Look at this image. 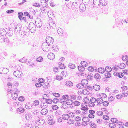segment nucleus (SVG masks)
Returning <instances> with one entry per match:
<instances>
[{"mask_svg": "<svg viewBox=\"0 0 128 128\" xmlns=\"http://www.w3.org/2000/svg\"><path fill=\"white\" fill-rule=\"evenodd\" d=\"M74 120H73L70 119L68 121V123L69 124H74Z\"/></svg>", "mask_w": 128, "mask_h": 128, "instance_id": "c03bdc74", "label": "nucleus"}, {"mask_svg": "<svg viewBox=\"0 0 128 128\" xmlns=\"http://www.w3.org/2000/svg\"><path fill=\"white\" fill-rule=\"evenodd\" d=\"M81 82L85 87L88 84V82L87 80L83 79L81 81Z\"/></svg>", "mask_w": 128, "mask_h": 128, "instance_id": "9b49d317", "label": "nucleus"}, {"mask_svg": "<svg viewBox=\"0 0 128 128\" xmlns=\"http://www.w3.org/2000/svg\"><path fill=\"white\" fill-rule=\"evenodd\" d=\"M36 60L38 62H41L43 60V58L41 56H40L36 58Z\"/></svg>", "mask_w": 128, "mask_h": 128, "instance_id": "58836bf2", "label": "nucleus"}, {"mask_svg": "<svg viewBox=\"0 0 128 128\" xmlns=\"http://www.w3.org/2000/svg\"><path fill=\"white\" fill-rule=\"evenodd\" d=\"M19 33L20 36L22 38L26 36H28V34H29L28 32H19Z\"/></svg>", "mask_w": 128, "mask_h": 128, "instance_id": "2eb2a0df", "label": "nucleus"}, {"mask_svg": "<svg viewBox=\"0 0 128 128\" xmlns=\"http://www.w3.org/2000/svg\"><path fill=\"white\" fill-rule=\"evenodd\" d=\"M39 122L38 124L40 126L44 124L45 122V121L44 119H40L39 120Z\"/></svg>", "mask_w": 128, "mask_h": 128, "instance_id": "c85d7f7f", "label": "nucleus"}, {"mask_svg": "<svg viewBox=\"0 0 128 128\" xmlns=\"http://www.w3.org/2000/svg\"><path fill=\"white\" fill-rule=\"evenodd\" d=\"M114 99V98L112 96L109 97L108 98V101L112 102L113 101Z\"/></svg>", "mask_w": 128, "mask_h": 128, "instance_id": "864d4df0", "label": "nucleus"}, {"mask_svg": "<svg viewBox=\"0 0 128 128\" xmlns=\"http://www.w3.org/2000/svg\"><path fill=\"white\" fill-rule=\"evenodd\" d=\"M34 15L35 16L38 17L39 16H40V12L39 10H34Z\"/></svg>", "mask_w": 128, "mask_h": 128, "instance_id": "6e6552de", "label": "nucleus"}, {"mask_svg": "<svg viewBox=\"0 0 128 128\" xmlns=\"http://www.w3.org/2000/svg\"><path fill=\"white\" fill-rule=\"evenodd\" d=\"M82 1H84V4L85 5H87L88 4L90 0H82Z\"/></svg>", "mask_w": 128, "mask_h": 128, "instance_id": "4d7b16f0", "label": "nucleus"}, {"mask_svg": "<svg viewBox=\"0 0 128 128\" xmlns=\"http://www.w3.org/2000/svg\"><path fill=\"white\" fill-rule=\"evenodd\" d=\"M78 69L80 71L83 72L84 70V68L83 66H79L78 67Z\"/></svg>", "mask_w": 128, "mask_h": 128, "instance_id": "cd10ccee", "label": "nucleus"}, {"mask_svg": "<svg viewBox=\"0 0 128 128\" xmlns=\"http://www.w3.org/2000/svg\"><path fill=\"white\" fill-rule=\"evenodd\" d=\"M75 120L76 121H80L81 120V118L78 116H76L74 118Z\"/></svg>", "mask_w": 128, "mask_h": 128, "instance_id": "79ce46f5", "label": "nucleus"}, {"mask_svg": "<svg viewBox=\"0 0 128 128\" xmlns=\"http://www.w3.org/2000/svg\"><path fill=\"white\" fill-rule=\"evenodd\" d=\"M109 126L111 128H114L116 126L115 124L112 122L110 123L109 124Z\"/></svg>", "mask_w": 128, "mask_h": 128, "instance_id": "ea45409f", "label": "nucleus"}, {"mask_svg": "<svg viewBox=\"0 0 128 128\" xmlns=\"http://www.w3.org/2000/svg\"><path fill=\"white\" fill-rule=\"evenodd\" d=\"M18 17H22L24 16V14L22 12H19L18 13Z\"/></svg>", "mask_w": 128, "mask_h": 128, "instance_id": "052dcab7", "label": "nucleus"}, {"mask_svg": "<svg viewBox=\"0 0 128 128\" xmlns=\"http://www.w3.org/2000/svg\"><path fill=\"white\" fill-rule=\"evenodd\" d=\"M52 108L54 110H56L58 108V107L56 105H54L52 106Z\"/></svg>", "mask_w": 128, "mask_h": 128, "instance_id": "4c0bfd02", "label": "nucleus"}, {"mask_svg": "<svg viewBox=\"0 0 128 128\" xmlns=\"http://www.w3.org/2000/svg\"><path fill=\"white\" fill-rule=\"evenodd\" d=\"M35 23L36 26H38L37 27H41L42 23L40 18H37L36 20Z\"/></svg>", "mask_w": 128, "mask_h": 128, "instance_id": "7ed1b4c3", "label": "nucleus"}, {"mask_svg": "<svg viewBox=\"0 0 128 128\" xmlns=\"http://www.w3.org/2000/svg\"><path fill=\"white\" fill-rule=\"evenodd\" d=\"M98 70L99 72L101 73H104L105 72L104 69L102 68H98Z\"/></svg>", "mask_w": 128, "mask_h": 128, "instance_id": "c756f323", "label": "nucleus"}, {"mask_svg": "<svg viewBox=\"0 0 128 128\" xmlns=\"http://www.w3.org/2000/svg\"><path fill=\"white\" fill-rule=\"evenodd\" d=\"M26 118L27 120H29L32 118V117L30 114L28 113L26 114Z\"/></svg>", "mask_w": 128, "mask_h": 128, "instance_id": "6ab92c4d", "label": "nucleus"}, {"mask_svg": "<svg viewBox=\"0 0 128 128\" xmlns=\"http://www.w3.org/2000/svg\"><path fill=\"white\" fill-rule=\"evenodd\" d=\"M34 105L35 106H37L38 105L39 103V101L37 100H36L34 102Z\"/></svg>", "mask_w": 128, "mask_h": 128, "instance_id": "3c124183", "label": "nucleus"}, {"mask_svg": "<svg viewBox=\"0 0 128 128\" xmlns=\"http://www.w3.org/2000/svg\"><path fill=\"white\" fill-rule=\"evenodd\" d=\"M66 102L68 105H70L73 103V101L71 100H66Z\"/></svg>", "mask_w": 128, "mask_h": 128, "instance_id": "bb28decb", "label": "nucleus"}, {"mask_svg": "<svg viewBox=\"0 0 128 128\" xmlns=\"http://www.w3.org/2000/svg\"><path fill=\"white\" fill-rule=\"evenodd\" d=\"M125 66L126 65L124 63H121L120 64L119 68L121 69H123Z\"/></svg>", "mask_w": 128, "mask_h": 128, "instance_id": "c9c22d12", "label": "nucleus"}, {"mask_svg": "<svg viewBox=\"0 0 128 128\" xmlns=\"http://www.w3.org/2000/svg\"><path fill=\"white\" fill-rule=\"evenodd\" d=\"M103 104L104 106H108V102L107 101H105L103 102Z\"/></svg>", "mask_w": 128, "mask_h": 128, "instance_id": "603ef678", "label": "nucleus"}, {"mask_svg": "<svg viewBox=\"0 0 128 128\" xmlns=\"http://www.w3.org/2000/svg\"><path fill=\"white\" fill-rule=\"evenodd\" d=\"M17 93L15 92H14L12 94V97H15L16 98H17L18 97Z\"/></svg>", "mask_w": 128, "mask_h": 128, "instance_id": "37998d69", "label": "nucleus"}, {"mask_svg": "<svg viewBox=\"0 0 128 128\" xmlns=\"http://www.w3.org/2000/svg\"><path fill=\"white\" fill-rule=\"evenodd\" d=\"M21 26H20V25H18L16 26L14 32H16V30H17V31L18 32V31H20L21 29Z\"/></svg>", "mask_w": 128, "mask_h": 128, "instance_id": "5701e85b", "label": "nucleus"}, {"mask_svg": "<svg viewBox=\"0 0 128 128\" xmlns=\"http://www.w3.org/2000/svg\"><path fill=\"white\" fill-rule=\"evenodd\" d=\"M103 118L104 120H107L109 119V117L108 116L105 115L103 116Z\"/></svg>", "mask_w": 128, "mask_h": 128, "instance_id": "0e129e2a", "label": "nucleus"}, {"mask_svg": "<svg viewBox=\"0 0 128 128\" xmlns=\"http://www.w3.org/2000/svg\"><path fill=\"white\" fill-rule=\"evenodd\" d=\"M24 98L22 96H20L18 98V100L20 101H23L24 100Z\"/></svg>", "mask_w": 128, "mask_h": 128, "instance_id": "6e6d98bb", "label": "nucleus"}, {"mask_svg": "<svg viewBox=\"0 0 128 128\" xmlns=\"http://www.w3.org/2000/svg\"><path fill=\"white\" fill-rule=\"evenodd\" d=\"M46 103L49 104H51L52 102V99L50 98L46 99Z\"/></svg>", "mask_w": 128, "mask_h": 128, "instance_id": "72a5a7b5", "label": "nucleus"}, {"mask_svg": "<svg viewBox=\"0 0 128 128\" xmlns=\"http://www.w3.org/2000/svg\"><path fill=\"white\" fill-rule=\"evenodd\" d=\"M8 72V70L7 68H0V73L2 74H5Z\"/></svg>", "mask_w": 128, "mask_h": 128, "instance_id": "20e7f679", "label": "nucleus"}, {"mask_svg": "<svg viewBox=\"0 0 128 128\" xmlns=\"http://www.w3.org/2000/svg\"><path fill=\"white\" fill-rule=\"evenodd\" d=\"M93 78V77L91 75L88 74L87 76V79L89 80H92Z\"/></svg>", "mask_w": 128, "mask_h": 128, "instance_id": "a18cd8bd", "label": "nucleus"}, {"mask_svg": "<svg viewBox=\"0 0 128 128\" xmlns=\"http://www.w3.org/2000/svg\"><path fill=\"white\" fill-rule=\"evenodd\" d=\"M65 83L66 85L67 86H71L73 85V83L70 81H67Z\"/></svg>", "mask_w": 128, "mask_h": 128, "instance_id": "a878e982", "label": "nucleus"}, {"mask_svg": "<svg viewBox=\"0 0 128 128\" xmlns=\"http://www.w3.org/2000/svg\"><path fill=\"white\" fill-rule=\"evenodd\" d=\"M81 109L83 111H87L88 109V108L87 107H86L84 106H82Z\"/></svg>", "mask_w": 128, "mask_h": 128, "instance_id": "49530a36", "label": "nucleus"}, {"mask_svg": "<svg viewBox=\"0 0 128 128\" xmlns=\"http://www.w3.org/2000/svg\"><path fill=\"white\" fill-rule=\"evenodd\" d=\"M97 2V1H94L93 0V6L94 7H96L98 8L99 6H100V4H98Z\"/></svg>", "mask_w": 128, "mask_h": 128, "instance_id": "ddd939ff", "label": "nucleus"}, {"mask_svg": "<svg viewBox=\"0 0 128 128\" xmlns=\"http://www.w3.org/2000/svg\"><path fill=\"white\" fill-rule=\"evenodd\" d=\"M78 7V4L76 2H74L72 3L71 7L72 10L74 9L75 8H77Z\"/></svg>", "mask_w": 128, "mask_h": 128, "instance_id": "1a4fd4ad", "label": "nucleus"}, {"mask_svg": "<svg viewBox=\"0 0 128 128\" xmlns=\"http://www.w3.org/2000/svg\"><path fill=\"white\" fill-rule=\"evenodd\" d=\"M68 66L69 68L72 69H74L76 68L75 64L72 63L69 64L68 65Z\"/></svg>", "mask_w": 128, "mask_h": 128, "instance_id": "412c9836", "label": "nucleus"}, {"mask_svg": "<svg viewBox=\"0 0 128 128\" xmlns=\"http://www.w3.org/2000/svg\"><path fill=\"white\" fill-rule=\"evenodd\" d=\"M93 88L96 91L100 89V86L99 85L95 84Z\"/></svg>", "mask_w": 128, "mask_h": 128, "instance_id": "dca6fc26", "label": "nucleus"}, {"mask_svg": "<svg viewBox=\"0 0 128 128\" xmlns=\"http://www.w3.org/2000/svg\"><path fill=\"white\" fill-rule=\"evenodd\" d=\"M59 101V100L56 98H54L52 100V102L54 104H56Z\"/></svg>", "mask_w": 128, "mask_h": 128, "instance_id": "e433bc0d", "label": "nucleus"}, {"mask_svg": "<svg viewBox=\"0 0 128 128\" xmlns=\"http://www.w3.org/2000/svg\"><path fill=\"white\" fill-rule=\"evenodd\" d=\"M86 5L84 4H80L79 8L81 10V12H83L86 9Z\"/></svg>", "mask_w": 128, "mask_h": 128, "instance_id": "423d86ee", "label": "nucleus"}, {"mask_svg": "<svg viewBox=\"0 0 128 128\" xmlns=\"http://www.w3.org/2000/svg\"><path fill=\"white\" fill-rule=\"evenodd\" d=\"M74 105L78 106L80 104V103L78 101H75L74 102Z\"/></svg>", "mask_w": 128, "mask_h": 128, "instance_id": "5fc2aeb1", "label": "nucleus"}, {"mask_svg": "<svg viewBox=\"0 0 128 128\" xmlns=\"http://www.w3.org/2000/svg\"><path fill=\"white\" fill-rule=\"evenodd\" d=\"M123 76H124V74L120 72V73H118V77L119 78H121L122 77H123Z\"/></svg>", "mask_w": 128, "mask_h": 128, "instance_id": "bf43d9fd", "label": "nucleus"}, {"mask_svg": "<svg viewBox=\"0 0 128 128\" xmlns=\"http://www.w3.org/2000/svg\"><path fill=\"white\" fill-rule=\"evenodd\" d=\"M14 75L16 77L20 78L22 75V73L21 71L18 70L14 71L13 72Z\"/></svg>", "mask_w": 128, "mask_h": 128, "instance_id": "f03ea898", "label": "nucleus"}, {"mask_svg": "<svg viewBox=\"0 0 128 128\" xmlns=\"http://www.w3.org/2000/svg\"><path fill=\"white\" fill-rule=\"evenodd\" d=\"M55 121L54 119H49L48 120V124L50 125H52L54 124V123Z\"/></svg>", "mask_w": 128, "mask_h": 128, "instance_id": "4be33fe9", "label": "nucleus"}, {"mask_svg": "<svg viewBox=\"0 0 128 128\" xmlns=\"http://www.w3.org/2000/svg\"><path fill=\"white\" fill-rule=\"evenodd\" d=\"M70 117L67 114H64L62 116V118L64 120H68L69 118Z\"/></svg>", "mask_w": 128, "mask_h": 128, "instance_id": "f8f14e48", "label": "nucleus"}, {"mask_svg": "<svg viewBox=\"0 0 128 128\" xmlns=\"http://www.w3.org/2000/svg\"><path fill=\"white\" fill-rule=\"evenodd\" d=\"M58 64L59 66V67L60 69H64L66 67V66L64 65V64L61 63L60 62H59L58 63Z\"/></svg>", "mask_w": 128, "mask_h": 128, "instance_id": "aec40b11", "label": "nucleus"}, {"mask_svg": "<svg viewBox=\"0 0 128 128\" xmlns=\"http://www.w3.org/2000/svg\"><path fill=\"white\" fill-rule=\"evenodd\" d=\"M96 114L98 116H102L103 114V112L100 111H97Z\"/></svg>", "mask_w": 128, "mask_h": 128, "instance_id": "8fccbe9b", "label": "nucleus"}, {"mask_svg": "<svg viewBox=\"0 0 128 128\" xmlns=\"http://www.w3.org/2000/svg\"><path fill=\"white\" fill-rule=\"evenodd\" d=\"M50 5L51 6L53 7L55 6L56 5V4L53 2H50Z\"/></svg>", "mask_w": 128, "mask_h": 128, "instance_id": "69168bd1", "label": "nucleus"}, {"mask_svg": "<svg viewBox=\"0 0 128 128\" xmlns=\"http://www.w3.org/2000/svg\"><path fill=\"white\" fill-rule=\"evenodd\" d=\"M17 111L19 114H20L24 112V109L23 108H19L17 109Z\"/></svg>", "mask_w": 128, "mask_h": 128, "instance_id": "f3484780", "label": "nucleus"}, {"mask_svg": "<svg viewBox=\"0 0 128 128\" xmlns=\"http://www.w3.org/2000/svg\"><path fill=\"white\" fill-rule=\"evenodd\" d=\"M122 60L124 61H125L126 60H128V56L127 55H126L122 57Z\"/></svg>", "mask_w": 128, "mask_h": 128, "instance_id": "13d9d810", "label": "nucleus"}, {"mask_svg": "<svg viewBox=\"0 0 128 128\" xmlns=\"http://www.w3.org/2000/svg\"><path fill=\"white\" fill-rule=\"evenodd\" d=\"M97 102L98 103L97 105H98V104L103 103V100L101 98H98L97 99Z\"/></svg>", "mask_w": 128, "mask_h": 128, "instance_id": "4468645a", "label": "nucleus"}, {"mask_svg": "<svg viewBox=\"0 0 128 128\" xmlns=\"http://www.w3.org/2000/svg\"><path fill=\"white\" fill-rule=\"evenodd\" d=\"M97 99H96L95 98L92 97L91 98L90 100V102L94 104L96 102H97Z\"/></svg>", "mask_w": 128, "mask_h": 128, "instance_id": "2f4dec72", "label": "nucleus"}, {"mask_svg": "<svg viewBox=\"0 0 128 128\" xmlns=\"http://www.w3.org/2000/svg\"><path fill=\"white\" fill-rule=\"evenodd\" d=\"M105 70L106 72H110L112 70V69L110 66H106L105 68Z\"/></svg>", "mask_w": 128, "mask_h": 128, "instance_id": "473e14b6", "label": "nucleus"}, {"mask_svg": "<svg viewBox=\"0 0 128 128\" xmlns=\"http://www.w3.org/2000/svg\"><path fill=\"white\" fill-rule=\"evenodd\" d=\"M48 44L46 42H44L42 44V50H44V48H47V45Z\"/></svg>", "mask_w": 128, "mask_h": 128, "instance_id": "7c9ffc66", "label": "nucleus"}, {"mask_svg": "<svg viewBox=\"0 0 128 128\" xmlns=\"http://www.w3.org/2000/svg\"><path fill=\"white\" fill-rule=\"evenodd\" d=\"M98 2L103 6H106L108 4L107 0H99Z\"/></svg>", "mask_w": 128, "mask_h": 128, "instance_id": "39448f33", "label": "nucleus"}, {"mask_svg": "<svg viewBox=\"0 0 128 128\" xmlns=\"http://www.w3.org/2000/svg\"><path fill=\"white\" fill-rule=\"evenodd\" d=\"M46 40V42L47 43L48 46H50V45L52 44L54 42V38L50 36L47 37Z\"/></svg>", "mask_w": 128, "mask_h": 128, "instance_id": "f257e3e1", "label": "nucleus"}, {"mask_svg": "<svg viewBox=\"0 0 128 128\" xmlns=\"http://www.w3.org/2000/svg\"><path fill=\"white\" fill-rule=\"evenodd\" d=\"M94 78L96 79L100 80L101 78V76L98 73H96L94 75Z\"/></svg>", "mask_w": 128, "mask_h": 128, "instance_id": "393cba45", "label": "nucleus"}, {"mask_svg": "<svg viewBox=\"0 0 128 128\" xmlns=\"http://www.w3.org/2000/svg\"><path fill=\"white\" fill-rule=\"evenodd\" d=\"M100 96L101 98H105L107 97L106 94L104 93L101 94L100 95Z\"/></svg>", "mask_w": 128, "mask_h": 128, "instance_id": "a19ab883", "label": "nucleus"}, {"mask_svg": "<svg viewBox=\"0 0 128 128\" xmlns=\"http://www.w3.org/2000/svg\"><path fill=\"white\" fill-rule=\"evenodd\" d=\"M76 86L78 88L80 89H81L84 88H85L84 86L81 83V84H77Z\"/></svg>", "mask_w": 128, "mask_h": 128, "instance_id": "a211bd4d", "label": "nucleus"}, {"mask_svg": "<svg viewBox=\"0 0 128 128\" xmlns=\"http://www.w3.org/2000/svg\"><path fill=\"white\" fill-rule=\"evenodd\" d=\"M42 85V84L41 82H38L36 83L35 84V86L36 87L38 88L41 86Z\"/></svg>", "mask_w": 128, "mask_h": 128, "instance_id": "de8ad7c7", "label": "nucleus"}, {"mask_svg": "<svg viewBox=\"0 0 128 128\" xmlns=\"http://www.w3.org/2000/svg\"><path fill=\"white\" fill-rule=\"evenodd\" d=\"M82 121L84 122H88L90 120L89 118L88 117H84L82 119Z\"/></svg>", "mask_w": 128, "mask_h": 128, "instance_id": "b1692460", "label": "nucleus"}, {"mask_svg": "<svg viewBox=\"0 0 128 128\" xmlns=\"http://www.w3.org/2000/svg\"><path fill=\"white\" fill-rule=\"evenodd\" d=\"M14 10H7L6 12L8 14H10L11 13H13L14 12Z\"/></svg>", "mask_w": 128, "mask_h": 128, "instance_id": "e2e57ef3", "label": "nucleus"}, {"mask_svg": "<svg viewBox=\"0 0 128 128\" xmlns=\"http://www.w3.org/2000/svg\"><path fill=\"white\" fill-rule=\"evenodd\" d=\"M53 95L56 97H58L60 96V94L58 93H54Z\"/></svg>", "mask_w": 128, "mask_h": 128, "instance_id": "774afa93", "label": "nucleus"}, {"mask_svg": "<svg viewBox=\"0 0 128 128\" xmlns=\"http://www.w3.org/2000/svg\"><path fill=\"white\" fill-rule=\"evenodd\" d=\"M12 86L14 85L15 86H18V82H17L15 81L13 82Z\"/></svg>", "mask_w": 128, "mask_h": 128, "instance_id": "680f3d73", "label": "nucleus"}, {"mask_svg": "<svg viewBox=\"0 0 128 128\" xmlns=\"http://www.w3.org/2000/svg\"><path fill=\"white\" fill-rule=\"evenodd\" d=\"M122 22H119V23L118 24V25H117V26L118 27H119L120 28L121 27H122Z\"/></svg>", "mask_w": 128, "mask_h": 128, "instance_id": "338daca9", "label": "nucleus"}, {"mask_svg": "<svg viewBox=\"0 0 128 128\" xmlns=\"http://www.w3.org/2000/svg\"><path fill=\"white\" fill-rule=\"evenodd\" d=\"M48 58L50 60H52L55 58V55L52 53H49L48 55Z\"/></svg>", "mask_w": 128, "mask_h": 128, "instance_id": "0eeeda50", "label": "nucleus"}, {"mask_svg": "<svg viewBox=\"0 0 128 128\" xmlns=\"http://www.w3.org/2000/svg\"><path fill=\"white\" fill-rule=\"evenodd\" d=\"M111 121L112 122V123H116L117 122V119L115 118H112L111 119Z\"/></svg>", "mask_w": 128, "mask_h": 128, "instance_id": "09e8293b", "label": "nucleus"}, {"mask_svg": "<svg viewBox=\"0 0 128 128\" xmlns=\"http://www.w3.org/2000/svg\"><path fill=\"white\" fill-rule=\"evenodd\" d=\"M88 70L90 72H93L95 70H96V69H94V68L92 66H89L88 68Z\"/></svg>", "mask_w": 128, "mask_h": 128, "instance_id": "f704fd0d", "label": "nucleus"}, {"mask_svg": "<svg viewBox=\"0 0 128 128\" xmlns=\"http://www.w3.org/2000/svg\"><path fill=\"white\" fill-rule=\"evenodd\" d=\"M48 110L44 108L41 110L40 111L41 114H42L45 115L48 112Z\"/></svg>", "mask_w": 128, "mask_h": 128, "instance_id": "9d476101", "label": "nucleus"}]
</instances>
